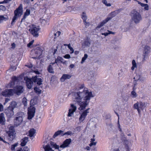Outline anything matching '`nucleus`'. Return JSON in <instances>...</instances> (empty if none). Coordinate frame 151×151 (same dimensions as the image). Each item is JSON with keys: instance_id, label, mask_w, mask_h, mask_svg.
I'll use <instances>...</instances> for the list:
<instances>
[{"instance_id": "1", "label": "nucleus", "mask_w": 151, "mask_h": 151, "mask_svg": "<svg viewBox=\"0 0 151 151\" xmlns=\"http://www.w3.org/2000/svg\"><path fill=\"white\" fill-rule=\"evenodd\" d=\"M71 142V139H67L63 142L62 144L59 146L54 142H50V145L48 144L46 145L44 147V149L45 151H54L51 147L52 148L58 149L59 151H60L62 150L61 148H64L68 147Z\"/></svg>"}, {"instance_id": "2", "label": "nucleus", "mask_w": 151, "mask_h": 151, "mask_svg": "<svg viewBox=\"0 0 151 151\" xmlns=\"http://www.w3.org/2000/svg\"><path fill=\"white\" fill-rule=\"evenodd\" d=\"M24 80L26 81V83L27 88L31 89L33 85V82L36 83L38 85H40L42 84V81L40 78L37 77V76L32 77V78L28 77H25Z\"/></svg>"}, {"instance_id": "3", "label": "nucleus", "mask_w": 151, "mask_h": 151, "mask_svg": "<svg viewBox=\"0 0 151 151\" xmlns=\"http://www.w3.org/2000/svg\"><path fill=\"white\" fill-rule=\"evenodd\" d=\"M84 87L83 84H78L77 85V88H76V90H77V92H76V103L82 101L83 99V91H81Z\"/></svg>"}, {"instance_id": "4", "label": "nucleus", "mask_w": 151, "mask_h": 151, "mask_svg": "<svg viewBox=\"0 0 151 151\" xmlns=\"http://www.w3.org/2000/svg\"><path fill=\"white\" fill-rule=\"evenodd\" d=\"M22 12V4L20 5L17 8L14 12V16L13 18L11 24H13V23H14L15 20L17 19L20 16Z\"/></svg>"}, {"instance_id": "5", "label": "nucleus", "mask_w": 151, "mask_h": 151, "mask_svg": "<svg viewBox=\"0 0 151 151\" xmlns=\"http://www.w3.org/2000/svg\"><path fill=\"white\" fill-rule=\"evenodd\" d=\"M132 19L135 24H137L142 19V17L139 12L136 11L132 12L131 15Z\"/></svg>"}, {"instance_id": "6", "label": "nucleus", "mask_w": 151, "mask_h": 151, "mask_svg": "<svg viewBox=\"0 0 151 151\" xmlns=\"http://www.w3.org/2000/svg\"><path fill=\"white\" fill-rule=\"evenodd\" d=\"M17 116L15 117L14 120V125L16 127L20 125L23 121V117L24 115V113L20 112L17 113Z\"/></svg>"}, {"instance_id": "7", "label": "nucleus", "mask_w": 151, "mask_h": 151, "mask_svg": "<svg viewBox=\"0 0 151 151\" xmlns=\"http://www.w3.org/2000/svg\"><path fill=\"white\" fill-rule=\"evenodd\" d=\"M83 100L85 101L89 102L91 99L93 97L92 92L89 91L87 88H85L83 90Z\"/></svg>"}, {"instance_id": "8", "label": "nucleus", "mask_w": 151, "mask_h": 151, "mask_svg": "<svg viewBox=\"0 0 151 151\" xmlns=\"http://www.w3.org/2000/svg\"><path fill=\"white\" fill-rule=\"evenodd\" d=\"M8 134V139L10 141H12L15 137L16 132L14 127H10L9 130L7 132Z\"/></svg>"}, {"instance_id": "9", "label": "nucleus", "mask_w": 151, "mask_h": 151, "mask_svg": "<svg viewBox=\"0 0 151 151\" xmlns=\"http://www.w3.org/2000/svg\"><path fill=\"white\" fill-rule=\"evenodd\" d=\"M29 30L34 37H37L38 36V32L39 30V28L37 27L36 25L33 24L31 25Z\"/></svg>"}, {"instance_id": "10", "label": "nucleus", "mask_w": 151, "mask_h": 151, "mask_svg": "<svg viewBox=\"0 0 151 151\" xmlns=\"http://www.w3.org/2000/svg\"><path fill=\"white\" fill-rule=\"evenodd\" d=\"M44 50L43 48L37 47L34 51V53L35 54L36 56L32 57V58L34 59H39L41 58V55H42Z\"/></svg>"}, {"instance_id": "11", "label": "nucleus", "mask_w": 151, "mask_h": 151, "mask_svg": "<svg viewBox=\"0 0 151 151\" xmlns=\"http://www.w3.org/2000/svg\"><path fill=\"white\" fill-rule=\"evenodd\" d=\"M147 104L142 102H137L134 105V108L137 109L138 112L139 113L141 110H143Z\"/></svg>"}, {"instance_id": "12", "label": "nucleus", "mask_w": 151, "mask_h": 151, "mask_svg": "<svg viewBox=\"0 0 151 151\" xmlns=\"http://www.w3.org/2000/svg\"><path fill=\"white\" fill-rule=\"evenodd\" d=\"M13 89L14 94L18 96L20 95L24 91L23 87L21 86H17Z\"/></svg>"}, {"instance_id": "13", "label": "nucleus", "mask_w": 151, "mask_h": 151, "mask_svg": "<svg viewBox=\"0 0 151 151\" xmlns=\"http://www.w3.org/2000/svg\"><path fill=\"white\" fill-rule=\"evenodd\" d=\"M35 112V108L34 107L30 106L28 108V119H32L34 116Z\"/></svg>"}, {"instance_id": "14", "label": "nucleus", "mask_w": 151, "mask_h": 151, "mask_svg": "<svg viewBox=\"0 0 151 151\" xmlns=\"http://www.w3.org/2000/svg\"><path fill=\"white\" fill-rule=\"evenodd\" d=\"M35 112V108L34 107L30 106L28 108V119H32L34 116Z\"/></svg>"}, {"instance_id": "15", "label": "nucleus", "mask_w": 151, "mask_h": 151, "mask_svg": "<svg viewBox=\"0 0 151 151\" xmlns=\"http://www.w3.org/2000/svg\"><path fill=\"white\" fill-rule=\"evenodd\" d=\"M1 94L2 96L6 97H10L12 96L14 94L13 89H6L2 92Z\"/></svg>"}, {"instance_id": "16", "label": "nucleus", "mask_w": 151, "mask_h": 151, "mask_svg": "<svg viewBox=\"0 0 151 151\" xmlns=\"http://www.w3.org/2000/svg\"><path fill=\"white\" fill-rule=\"evenodd\" d=\"M89 101H82L77 102V103L79 105L80 107L78 108V109L80 110H84L86 107L88 105Z\"/></svg>"}, {"instance_id": "17", "label": "nucleus", "mask_w": 151, "mask_h": 151, "mask_svg": "<svg viewBox=\"0 0 151 151\" xmlns=\"http://www.w3.org/2000/svg\"><path fill=\"white\" fill-rule=\"evenodd\" d=\"M6 116L9 118L11 117L14 114L13 109L11 107H8L4 111Z\"/></svg>"}, {"instance_id": "18", "label": "nucleus", "mask_w": 151, "mask_h": 151, "mask_svg": "<svg viewBox=\"0 0 151 151\" xmlns=\"http://www.w3.org/2000/svg\"><path fill=\"white\" fill-rule=\"evenodd\" d=\"M151 48L150 46L147 45L145 46L143 48V59L147 58L148 54L150 52Z\"/></svg>"}, {"instance_id": "19", "label": "nucleus", "mask_w": 151, "mask_h": 151, "mask_svg": "<svg viewBox=\"0 0 151 151\" xmlns=\"http://www.w3.org/2000/svg\"><path fill=\"white\" fill-rule=\"evenodd\" d=\"M76 111V106L73 104H71L70 108L69 109L67 116L68 117H72L73 116L74 113Z\"/></svg>"}, {"instance_id": "20", "label": "nucleus", "mask_w": 151, "mask_h": 151, "mask_svg": "<svg viewBox=\"0 0 151 151\" xmlns=\"http://www.w3.org/2000/svg\"><path fill=\"white\" fill-rule=\"evenodd\" d=\"M19 82L18 78L15 76L12 77V81H10L9 83V88H13L16 84Z\"/></svg>"}, {"instance_id": "21", "label": "nucleus", "mask_w": 151, "mask_h": 151, "mask_svg": "<svg viewBox=\"0 0 151 151\" xmlns=\"http://www.w3.org/2000/svg\"><path fill=\"white\" fill-rule=\"evenodd\" d=\"M90 108H88L83 111L81 114L79 118V120L80 122H82L85 119L86 116L87 115V114L89 113V110Z\"/></svg>"}, {"instance_id": "22", "label": "nucleus", "mask_w": 151, "mask_h": 151, "mask_svg": "<svg viewBox=\"0 0 151 151\" xmlns=\"http://www.w3.org/2000/svg\"><path fill=\"white\" fill-rule=\"evenodd\" d=\"M89 75L91 77V78H90V80L92 81L93 83H94L96 79V73L94 71H90L89 72Z\"/></svg>"}, {"instance_id": "23", "label": "nucleus", "mask_w": 151, "mask_h": 151, "mask_svg": "<svg viewBox=\"0 0 151 151\" xmlns=\"http://www.w3.org/2000/svg\"><path fill=\"white\" fill-rule=\"evenodd\" d=\"M100 31L101 32V34L102 35H104L105 36H107L109 35L110 34H115L114 32L110 31L108 30H107L106 32H104V28H101V29Z\"/></svg>"}, {"instance_id": "24", "label": "nucleus", "mask_w": 151, "mask_h": 151, "mask_svg": "<svg viewBox=\"0 0 151 151\" xmlns=\"http://www.w3.org/2000/svg\"><path fill=\"white\" fill-rule=\"evenodd\" d=\"M63 132L64 131H62V130H59L58 131L55 133L54 134L53 136V138H55L56 137L58 136H63Z\"/></svg>"}, {"instance_id": "25", "label": "nucleus", "mask_w": 151, "mask_h": 151, "mask_svg": "<svg viewBox=\"0 0 151 151\" xmlns=\"http://www.w3.org/2000/svg\"><path fill=\"white\" fill-rule=\"evenodd\" d=\"M71 76L69 74H63L60 78L62 82H64L66 80L70 79Z\"/></svg>"}, {"instance_id": "26", "label": "nucleus", "mask_w": 151, "mask_h": 151, "mask_svg": "<svg viewBox=\"0 0 151 151\" xmlns=\"http://www.w3.org/2000/svg\"><path fill=\"white\" fill-rule=\"evenodd\" d=\"M109 18H106L105 20H103L102 22H101L99 24L98 26L97 27V28H99L104 26L105 24L107 22H108L109 20Z\"/></svg>"}, {"instance_id": "27", "label": "nucleus", "mask_w": 151, "mask_h": 151, "mask_svg": "<svg viewBox=\"0 0 151 151\" xmlns=\"http://www.w3.org/2000/svg\"><path fill=\"white\" fill-rule=\"evenodd\" d=\"M5 119L3 113L0 114V124L2 125H4L5 122Z\"/></svg>"}, {"instance_id": "28", "label": "nucleus", "mask_w": 151, "mask_h": 151, "mask_svg": "<svg viewBox=\"0 0 151 151\" xmlns=\"http://www.w3.org/2000/svg\"><path fill=\"white\" fill-rule=\"evenodd\" d=\"M30 14V10L29 9H27L25 12L24 14L23 18L22 19L21 22H22L25 20L27 17Z\"/></svg>"}, {"instance_id": "29", "label": "nucleus", "mask_w": 151, "mask_h": 151, "mask_svg": "<svg viewBox=\"0 0 151 151\" xmlns=\"http://www.w3.org/2000/svg\"><path fill=\"white\" fill-rule=\"evenodd\" d=\"M118 13V11L116 10L114 12H112L110 14H109V17L107 18H109V20H111L113 17H114Z\"/></svg>"}, {"instance_id": "30", "label": "nucleus", "mask_w": 151, "mask_h": 151, "mask_svg": "<svg viewBox=\"0 0 151 151\" xmlns=\"http://www.w3.org/2000/svg\"><path fill=\"white\" fill-rule=\"evenodd\" d=\"M28 138L27 137H25L22 140L21 145L22 146H24L26 144L28 141Z\"/></svg>"}, {"instance_id": "31", "label": "nucleus", "mask_w": 151, "mask_h": 151, "mask_svg": "<svg viewBox=\"0 0 151 151\" xmlns=\"http://www.w3.org/2000/svg\"><path fill=\"white\" fill-rule=\"evenodd\" d=\"M91 45V42L88 40H86L82 44V47L83 48H85L86 47H89Z\"/></svg>"}, {"instance_id": "32", "label": "nucleus", "mask_w": 151, "mask_h": 151, "mask_svg": "<svg viewBox=\"0 0 151 151\" xmlns=\"http://www.w3.org/2000/svg\"><path fill=\"white\" fill-rule=\"evenodd\" d=\"M9 107H11L14 110V108L17 107V102L14 101H12Z\"/></svg>"}, {"instance_id": "33", "label": "nucleus", "mask_w": 151, "mask_h": 151, "mask_svg": "<svg viewBox=\"0 0 151 151\" xmlns=\"http://www.w3.org/2000/svg\"><path fill=\"white\" fill-rule=\"evenodd\" d=\"M36 132L35 129H33L29 130V136L30 137H32Z\"/></svg>"}, {"instance_id": "34", "label": "nucleus", "mask_w": 151, "mask_h": 151, "mask_svg": "<svg viewBox=\"0 0 151 151\" xmlns=\"http://www.w3.org/2000/svg\"><path fill=\"white\" fill-rule=\"evenodd\" d=\"M69 96H71L72 98L73 101H75L76 99V92L72 91L69 94Z\"/></svg>"}, {"instance_id": "35", "label": "nucleus", "mask_w": 151, "mask_h": 151, "mask_svg": "<svg viewBox=\"0 0 151 151\" xmlns=\"http://www.w3.org/2000/svg\"><path fill=\"white\" fill-rule=\"evenodd\" d=\"M81 17L82 19H83V22H85L86 21L87 19V16L85 12H83L81 14Z\"/></svg>"}, {"instance_id": "36", "label": "nucleus", "mask_w": 151, "mask_h": 151, "mask_svg": "<svg viewBox=\"0 0 151 151\" xmlns=\"http://www.w3.org/2000/svg\"><path fill=\"white\" fill-rule=\"evenodd\" d=\"M47 70L50 73H54V70L52 65L50 64L47 68Z\"/></svg>"}, {"instance_id": "37", "label": "nucleus", "mask_w": 151, "mask_h": 151, "mask_svg": "<svg viewBox=\"0 0 151 151\" xmlns=\"http://www.w3.org/2000/svg\"><path fill=\"white\" fill-rule=\"evenodd\" d=\"M132 66L131 67V69L132 70H133L134 69V68L137 67V64L135 60H132Z\"/></svg>"}, {"instance_id": "38", "label": "nucleus", "mask_w": 151, "mask_h": 151, "mask_svg": "<svg viewBox=\"0 0 151 151\" xmlns=\"http://www.w3.org/2000/svg\"><path fill=\"white\" fill-rule=\"evenodd\" d=\"M8 17L7 16H6V17H4L3 16H0V22H1L2 20L6 21L8 20Z\"/></svg>"}, {"instance_id": "39", "label": "nucleus", "mask_w": 151, "mask_h": 151, "mask_svg": "<svg viewBox=\"0 0 151 151\" xmlns=\"http://www.w3.org/2000/svg\"><path fill=\"white\" fill-rule=\"evenodd\" d=\"M141 76L140 75H137L134 78V79L135 81H138V80L141 81V79H140Z\"/></svg>"}, {"instance_id": "40", "label": "nucleus", "mask_w": 151, "mask_h": 151, "mask_svg": "<svg viewBox=\"0 0 151 151\" xmlns=\"http://www.w3.org/2000/svg\"><path fill=\"white\" fill-rule=\"evenodd\" d=\"M22 103L24 106H27V99L25 98H24L22 99Z\"/></svg>"}, {"instance_id": "41", "label": "nucleus", "mask_w": 151, "mask_h": 151, "mask_svg": "<svg viewBox=\"0 0 151 151\" xmlns=\"http://www.w3.org/2000/svg\"><path fill=\"white\" fill-rule=\"evenodd\" d=\"M58 60L59 61H60L61 63H62L63 64L65 63V61H64V60L62 57L59 56L58 57Z\"/></svg>"}, {"instance_id": "42", "label": "nucleus", "mask_w": 151, "mask_h": 151, "mask_svg": "<svg viewBox=\"0 0 151 151\" xmlns=\"http://www.w3.org/2000/svg\"><path fill=\"white\" fill-rule=\"evenodd\" d=\"M73 134V133L71 131H68L66 132H63V136L64 135H71Z\"/></svg>"}, {"instance_id": "43", "label": "nucleus", "mask_w": 151, "mask_h": 151, "mask_svg": "<svg viewBox=\"0 0 151 151\" xmlns=\"http://www.w3.org/2000/svg\"><path fill=\"white\" fill-rule=\"evenodd\" d=\"M88 55L87 54H85L84 57H83L82 58V61H81V63H82L84 62L85 60L88 58Z\"/></svg>"}, {"instance_id": "44", "label": "nucleus", "mask_w": 151, "mask_h": 151, "mask_svg": "<svg viewBox=\"0 0 151 151\" xmlns=\"http://www.w3.org/2000/svg\"><path fill=\"white\" fill-rule=\"evenodd\" d=\"M131 94L132 97H136L137 96V93L134 91H133L131 92Z\"/></svg>"}, {"instance_id": "45", "label": "nucleus", "mask_w": 151, "mask_h": 151, "mask_svg": "<svg viewBox=\"0 0 151 151\" xmlns=\"http://www.w3.org/2000/svg\"><path fill=\"white\" fill-rule=\"evenodd\" d=\"M60 33H61V32L59 31H58L56 32V33H54V36H55V37H54V38L55 39L56 37H58L60 34Z\"/></svg>"}, {"instance_id": "46", "label": "nucleus", "mask_w": 151, "mask_h": 151, "mask_svg": "<svg viewBox=\"0 0 151 151\" xmlns=\"http://www.w3.org/2000/svg\"><path fill=\"white\" fill-rule=\"evenodd\" d=\"M84 24L85 25L86 27H87L89 26L90 25V24L89 22H87L86 21L85 22H83Z\"/></svg>"}, {"instance_id": "47", "label": "nucleus", "mask_w": 151, "mask_h": 151, "mask_svg": "<svg viewBox=\"0 0 151 151\" xmlns=\"http://www.w3.org/2000/svg\"><path fill=\"white\" fill-rule=\"evenodd\" d=\"M68 48L73 53L74 52V50L73 48L71 46L70 44L68 45Z\"/></svg>"}, {"instance_id": "48", "label": "nucleus", "mask_w": 151, "mask_h": 151, "mask_svg": "<svg viewBox=\"0 0 151 151\" xmlns=\"http://www.w3.org/2000/svg\"><path fill=\"white\" fill-rule=\"evenodd\" d=\"M17 143H15L14 144L11 145V150H13L15 149V147L17 146Z\"/></svg>"}, {"instance_id": "49", "label": "nucleus", "mask_w": 151, "mask_h": 151, "mask_svg": "<svg viewBox=\"0 0 151 151\" xmlns=\"http://www.w3.org/2000/svg\"><path fill=\"white\" fill-rule=\"evenodd\" d=\"M34 42V40H33L29 42L27 45V46L28 47H30L31 45H32L33 42Z\"/></svg>"}, {"instance_id": "50", "label": "nucleus", "mask_w": 151, "mask_h": 151, "mask_svg": "<svg viewBox=\"0 0 151 151\" xmlns=\"http://www.w3.org/2000/svg\"><path fill=\"white\" fill-rule=\"evenodd\" d=\"M63 57L65 58L69 59L70 58V55L68 54L65 55Z\"/></svg>"}, {"instance_id": "51", "label": "nucleus", "mask_w": 151, "mask_h": 151, "mask_svg": "<svg viewBox=\"0 0 151 151\" xmlns=\"http://www.w3.org/2000/svg\"><path fill=\"white\" fill-rule=\"evenodd\" d=\"M4 106L2 104L0 103V111H2L3 110Z\"/></svg>"}, {"instance_id": "52", "label": "nucleus", "mask_w": 151, "mask_h": 151, "mask_svg": "<svg viewBox=\"0 0 151 151\" xmlns=\"http://www.w3.org/2000/svg\"><path fill=\"white\" fill-rule=\"evenodd\" d=\"M96 144V142H91L90 144H89V145L90 146H91L93 145H95Z\"/></svg>"}, {"instance_id": "53", "label": "nucleus", "mask_w": 151, "mask_h": 151, "mask_svg": "<svg viewBox=\"0 0 151 151\" xmlns=\"http://www.w3.org/2000/svg\"><path fill=\"white\" fill-rule=\"evenodd\" d=\"M0 9L2 10H5L6 9L5 7L4 6L1 5L0 6Z\"/></svg>"}, {"instance_id": "54", "label": "nucleus", "mask_w": 151, "mask_h": 151, "mask_svg": "<svg viewBox=\"0 0 151 151\" xmlns=\"http://www.w3.org/2000/svg\"><path fill=\"white\" fill-rule=\"evenodd\" d=\"M29 149L27 147H24L23 151H28Z\"/></svg>"}, {"instance_id": "55", "label": "nucleus", "mask_w": 151, "mask_h": 151, "mask_svg": "<svg viewBox=\"0 0 151 151\" xmlns=\"http://www.w3.org/2000/svg\"><path fill=\"white\" fill-rule=\"evenodd\" d=\"M102 2L106 5V4H107V2L106 0H103L102 1Z\"/></svg>"}, {"instance_id": "56", "label": "nucleus", "mask_w": 151, "mask_h": 151, "mask_svg": "<svg viewBox=\"0 0 151 151\" xmlns=\"http://www.w3.org/2000/svg\"><path fill=\"white\" fill-rule=\"evenodd\" d=\"M0 141H2L4 142L5 143H7V142L6 141L4 140V139L1 137L0 136Z\"/></svg>"}, {"instance_id": "57", "label": "nucleus", "mask_w": 151, "mask_h": 151, "mask_svg": "<svg viewBox=\"0 0 151 151\" xmlns=\"http://www.w3.org/2000/svg\"><path fill=\"white\" fill-rule=\"evenodd\" d=\"M56 48H57V49H55L54 50L53 55H54L56 53V52L57 51V48H58V47L57 46Z\"/></svg>"}, {"instance_id": "58", "label": "nucleus", "mask_w": 151, "mask_h": 151, "mask_svg": "<svg viewBox=\"0 0 151 151\" xmlns=\"http://www.w3.org/2000/svg\"><path fill=\"white\" fill-rule=\"evenodd\" d=\"M26 66L29 68H32L33 66V65L32 64H31L30 65H27Z\"/></svg>"}, {"instance_id": "59", "label": "nucleus", "mask_w": 151, "mask_h": 151, "mask_svg": "<svg viewBox=\"0 0 151 151\" xmlns=\"http://www.w3.org/2000/svg\"><path fill=\"white\" fill-rule=\"evenodd\" d=\"M35 91L36 92H39V91H37V90L38 89V88L37 87H35L34 89Z\"/></svg>"}, {"instance_id": "60", "label": "nucleus", "mask_w": 151, "mask_h": 151, "mask_svg": "<svg viewBox=\"0 0 151 151\" xmlns=\"http://www.w3.org/2000/svg\"><path fill=\"white\" fill-rule=\"evenodd\" d=\"M12 48H14L15 47V44L13 43L12 44Z\"/></svg>"}, {"instance_id": "61", "label": "nucleus", "mask_w": 151, "mask_h": 151, "mask_svg": "<svg viewBox=\"0 0 151 151\" xmlns=\"http://www.w3.org/2000/svg\"><path fill=\"white\" fill-rule=\"evenodd\" d=\"M74 67V65L73 64H71L70 66V68H73Z\"/></svg>"}, {"instance_id": "62", "label": "nucleus", "mask_w": 151, "mask_h": 151, "mask_svg": "<svg viewBox=\"0 0 151 151\" xmlns=\"http://www.w3.org/2000/svg\"><path fill=\"white\" fill-rule=\"evenodd\" d=\"M10 100V99L8 98H6L5 100V103H7Z\"/></svg>"}, {"instance_id": "63", "label": "nucleus", "mask_w": 151, "mask_h": 151, "mask_svg": "<svg viewBox=\"0 0 151 151\" xmlns=\"http://www.w3.org/2000/svg\"><path fill=\"white\" fill-rule=\"evenodd\" d=\"M85 149L88 150H90V147L89 146H87L86 147Z\"/></svg>"}, {"instance_id": "64", "label": "nucleus", "mask_w": 151, "mask_h": 151, "mask_svg": "<svg viewBox=\"0 0 151 151\" xmlns=\"http://www.w3.org/2000/svg\"><path fill=\"white\" fill-rule=\"evenodd\" d=\"M59 60L58 59V57L56 59H55V63H58V62L59 61Z\"/></svg>"}]
</instances>
